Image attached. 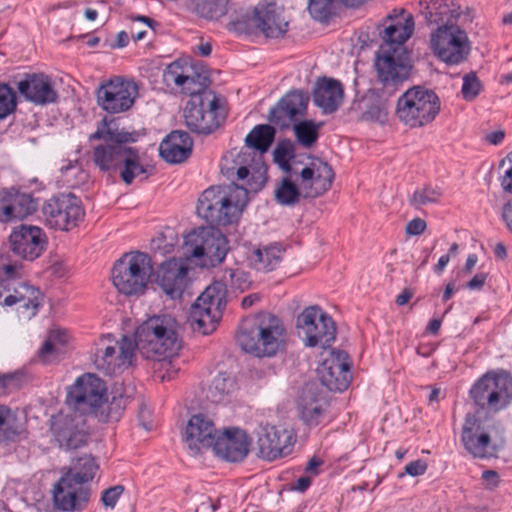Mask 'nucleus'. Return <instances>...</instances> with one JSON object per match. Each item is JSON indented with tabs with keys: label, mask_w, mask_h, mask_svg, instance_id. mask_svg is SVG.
Instances as JSON below:
<instances>
[{
	"label": "nucleus",
	"mask_w": 512,
	"mask_h": 512,
	"mask_svg": "<svg viewBox=\"0 0 512 512\" xmlns=\"http://www.w3.org/2000/svg\"><path fill=\"white\" fill-rule=\"evenodd\" d=\"M237 342L242 350L256 357H272L285 349L286 329L278 317L263 314L255 325L238 334Z\"/></svg>",
	"instance_id": "obj_5"
},
{
	"label": "nucleus",
	"mask_w": 512,
	"mask_h": 512,
	"mask_svg": "<svg viewBox=\"0 0 512 512\" xmlns=\"http://www.w3.org/2000/svg\"><path fill=\"white\" fill-rule=\"evenodd\" d=\"M481 82L475 72H470L463 77L462 97L466 101L475 99L481 91Z\"/></svg>",
	"instance_id": "obj_54"
},
{
	"label": "nucleus",
	"mask_w": 512,
	"mask_h": 512,
	"mask_svg": "<svg viewBox=\"0 0 512 512\" xmlns=\"http://www.w3.org/2000/svg\"><path fill=\"white\" fill-rule=\"evenodd\" d=\"M343 96L344 89L338 80L322 78L317 82L313 93V101L324 113L330 114L339 108Z\"/></svg>",
	"instance_id": "obj_35"
},
{
	"label": "nucleus",
	"mask_w": 512,
	"mask_h": 512,
	"mask_svg": "<svg viewBox=\"0 0 512 512\" xmlns=\"http://www.w3.org/2000/svg\"><path fill=\"white\" fill-rule=\"evenodd\" d=\"M249 446L247 434L235 428L219 432L212 449L217 456L226 461L239 462L247 456Z\"/></svg>",
	"instance_id": "obj_29"
},
{
	"label": "nucleus",
	"mask_w": 512,
	"mask_h": 512,
	"mask_svg": "<svg viewBox=\"0 0 512 512\" xmlns=\"http://www.w3.org/2000/svg\"><path fill=\"white\" fill-rule=\"evenodd\" d=\"M16 105L15 91L8 84L0 83V119L14 112Z\"/></svg>",
	"instance_id": "obj_53"
},
{
	"label": "nucleus",
	"mask_w": 512,
	"mask_h": 512,
	"mask_svg": "<svg viewBox=\"0 0 512 512\" xmlns=\"http://www.w3.org/2000/svg\"><path fill=\"white\" fill-rule=\"evenodd\" d=\"M322 125L323 123H316L313 120L297 121L293 125L297 142L305 148L312 147L318 139L319 129Z\"/></svg>",
	"instance_id": "obj_46"
},
{
	"label": "nucleus",
	"mask_w": 512,
	"mask_h": 512,
	"mask_svg": "<svg viewBox=\"0 0 512 512\" xmlns=\"http://www.w3.org/2000/svg\"><path fill=\"white\" fill-rule=\"evenodd\" d=\"M251 21L267 38H280L288 31L289 23L275 3L259 4Z\"/></svg>",
	"instance_id": "obj_31"
},
{
	"label": "nucleus",
	"mask_w": 512,
	"mask_h": 512,
	"mask_svg": "<svg viewBox=\"0 0 512 512\" xmlns=\"http://www.w3.org/2000/svg\"><path fill=\"white\" fill-rule=\"evenodd\" d=\"M139 134L136 131H127L119 128L115 120L107 121L104 118L97 130L89 137L90 141L103 140L93 148L92 161L102 172L112 175L121 165V158L126 149V144L137 141Z\"/></svg>",
	"instance_id": "obj_4"
},
{
	"label": "nucleus",
	"mask_w": 512,
	"mask_h": 512,
	"mask_svg": "<svg viewBox=\"0 0 512 512\" xmlns=\"http://www.w3.org/2000/svg\"><path fill=\"white\" fill-rule=\"evenodd\" d=\"M50 430L59 447L67 450L82 447L88 437L84 417L74 411L53 416Z\"/></svg>",
	"instance_id": "obj_21"
},
{
	"label": "nucleus",
	"mask_w": 512,
	"mask_h": 512,
	"mask_svg": "<svg viewBox=\"0 0 512 512\" xmlns=\"http://www.w3.org/2000/svg\"><path fill=\"white\" fill-rule=\"evenodd\" d=\"M222 281L225 284H229L232 287L244 289V283H246V273L242 270H228L225 271L222 277Z\"/></svg>",
	"instance_id": "obj_56"
},
{
	"label": "nucleus",
	"mask_w": 512,
	"mask_h": 512,
	"mask_svg": "<svg viewBox=\"0 0 512 512\" xmlns=\"http://www.w3.org/2000/svg\"><path fill=\"white\" fill-rule=\"evenodd\" d=\"M138 96V86L133 80L114 77L97 90V103L106 112L117 114L128 111Z\"/></svg>",
	"instance_id": "obj_19"
},
{
	"label": "nucleus",
	"mask_w": 512,
	"mask_h": 512,
	"mask_svg": "<svg viewBox=\"0 0 512 512\" xmlns=\"http://www.w3.org/2000/svg\"><path fill=\"white\" fill-rule=\"evenodd\" d=\"M20 430L10 409L0 406V442L14 441Z\"/></svg>",
	"instance_id": "obj_50"
},
{
	"label": "nucleus",
	"mask_w": 512,
	"mask_h": 512,
	"mask_svg": "<svg viewBox=\"0 0 512 512\" xmlns=\"http://www.w3.org/2000/svg\"><path fill=\"white\" fill-rule=\"evenodd\" d=\"M124 492V486L115 485L103 491L101 502L104 506L114 508L118 499Z\"/></svg>",
	"instance_id": "obj_57"
},
{
	"label": "nucleus",
	"mask_w": 512,
	"mask_h": 512,
	"mask_svg": "<svg viewBox=\"0 0 512 512\" xmlns=\"http://www.w3.org/2000/svg\"><path fill=\"white\" fill-rule=\"evenodd\" d=\"M105 395V383L93 374H85L69 388L66 403L74 413L83 417L90 414L97 416Z\"/></svg>",
	"instance_id": "obj_15"
},
{
	"label": "nucleus",
	"mask_w": 512,
	"mask_h": 512,
	"mask_svg": "<svg viewBox=\"0 0 512 512\" xmlns=\"http://www.w3.org/2000/svg\"><path fill=\"white\" fill-rule=\"evenodd\" d=\"M60 171L61 173L63 174V176L66 177L65 181L68 185L70 186H74L75 183L72 182L70 179H69V174L70 172H73V171H77L81 176L82 178H85L86 175L85 173L77 166L76 162L73 163V162H68V164L66 165H63L61 168H60Z\"/></svg>",
	"instance_id": "obj_64"
},
{
	"label": "nucleus",
	"mask_w": 512,
	"mask_h": 512,
	"mask_svg": "<svg viewBox=\"0 0 512 512\" xmlns=\"http://www.w3.org/2000/svg\"><path fill=\"white\" fill-rule=\"evenodd\" d=\"M496 428L489 421L474 414H467L462 427L461 442L464 448L478 458L496 456L499 444L494 438Z\"/></svg>",
	"instance_id": "obj_17"
},
{
	"label": "nucleus",
	"mask_w": 512,
	"mask_h": 512,
	"mask_svg": "<svg viewBox=\"0 0 512 512\" xmlns=\"http://www.w3.org/2000/svg\"><path fill=\"white\" fill-rule=\"evenodd\" d=\"M228 0H195V11L201 17L217 19L225 15Z\"/></svg>",
	"instance_id": "obj_49"
},
{
	"label": "nucleus",
	"mask_w": 512,
	"mask_h": 512,
	"mask_svg": "<svg viewBox=\"0 0 512 512\" xmlns=\"http://www.w3.org/2000/svg\"><path fill=\"white\" fill-rule=\"evenodd\" d=\"M332 167L320 159L301 168L298 175L286 172L276 184L274 198L282 206H295L303 198H316L327 192L333 183Z\"/></svg>",
	"instance_id": "obj_2"
},
{
	"label": "nucleus",
	"mask_w": 512,
	"mask_h": 512,
	"mask_svg": "<svg viewBox=\"0 0 512 512\" xmlns=\"http://www.w3.org/2000/svg\"><path fill=\"white\" fill-rule=\"evenodd\" d=\"M42 213L49 227L65 231L76 227L84 217L81 201L72 193L51 197L44 203Z\"/></svg>",
	"instance_id": "obj_18"
},
{
	"label": "nucleus",
	"mask_w": 512,
	"mask_h": 512,
	"mask_svg": "<svg viewBox=\"0 0 512 512\" xmlns=\"http://www.w3.org/2000/svg\"><path fill=\"white\" fill-rule=\"evenodd\" d=\"M401 21V23L397 21L393 24L382 25L383 29L379 32L383 40L381 45H388L394 50L404 47V43L411 37L414 31V19L412 15H409L406 21Z\"/></svg>",
	"instance_id": "obj_38"
},
{
	"label": "nucleus",
	"mask_w": 512,
	"mask_h": 512,
	"mask_svg": "<svg viewBox=\"0 0 512 512\" xmlns=\"http://www.w3.org/2000/svg\"><path fill=\"white\" fill-rule=\"evenodd\" d=\"M17 303L21 304V313L31 318L36 315L39 307L42 303L41 293L38 289L30 286L26 283H22L18 288L14 289L12 294L5 296L3 302H0L3 306H13Z\"/></svg>",
	"instance_id": "obj_36"
},
{
	"label": "nucleus",
	"mask_w": 512,
	"mask_h": 512,
	"mask_svg": "<svg viewBox=\"0 0 512 512\" xmlns=\"http://www.w3.org/2000/svg\"><path fill=\"white\" fill-rule=\"evenodd\" d=\"M127 398L122 395L113 396L111 401L108 402L106 395L104 396V404L99 410L96 417L101 421H118L121 417L123 410L125 409Z\"/></svg>",
	"instance_id": "obj_47"
},
{
	"label": "nucleus",
	"mask_w": 512,
	"mask_h": 512,
	"mask_svg": "<svg viewBox=\"0 0 512 512\" xmlns=\"http://www.w3.org/2000/svg\"><path fill=\"white\" fill-rule=\"evenodd\" d=\"M335 0H309L308 12L319 22L327 21L333 14Z\"/></svg>",
	"instance_id": "obj_52"
},
{
	"label": "nucleus",
	"mask_w": 512,
	"mask_h": 512,
	"mask_svg": "<svg viewBox=\"0 0 512 512\" xmlns=\"http://www.w3.org/2000/svg\"><path fill=\"white\" fill-rule=\"evenodd\" d=\"M193 141L184 131H172L159 146L160 156L168 163L177 164L188 159L192 152Z\"/></svg>",
	"instance_id": "obj_34"
},
{
	"label": "nucleus",
	"mask_w": 512,
	"mask_h": 512,
	"mask_svg": "<svg viewBox=\"0 0 512 512\" xmlns=\"http://www.w3.org/2000/svg\"><path fill=\"white\" fill-rule=\"evenodd\" d=\"M293 444L291 430L275 426L265 427L257 440L258 455L272 461L290 454Z\"/></svg>",
	"instance_id": "obj_27"
},
{
	"label": "nucleus",
	"mask_w": 512,
	"mask_h": 512,
	"mask_svg": "<svg viewBox=\"0 0 512 512\" xmlns=\"http://www.w3.org/2000/svg\"><path fill=\"white\" fill-rule=\"evenodd\" d=\"M9 242L14 254L33 261L46 249L47 237L40 227L23 224L13 230Z\"/></svg>",
	"instance_id": "obj_23"
},
{
	"label": "nucleus",
	"mask_w": 512,
	"mask_h": 512,
	"mask_svg": "<svg viewBox=\"0 0 512 512\" xmlns=\"http://www.w3.org/2000/svg\"><path fill=\"white\" fill-rule=\"evenodd\" d=\"M254 158L251 153H242L233 159L231 166L222 167L227 178L236 175L243 183L207 188L196 207L201 218L211 225H229L238 220L248 203V194L257 193L266 182L263 170H253Z\"/></svg>",
	"instance_id": "obj_1"
},
{
	"label": "nucleus",
	"mask_w": 512,
	"mask_h": 512,
	"mask_svg": "<svg viewBox=\"0 0 512 512\" xmlns=\"http://www.w3.org/2000/svg\"><path fill=\"white\" fill-rule=\"evenodd\" d=\"M296 328L307 347H330L336 338V324L321 307H306L296 319Z\"/></svg>",
	"instance_id": "obj_13"
},
{
	"label": "nucleus",
	"mask_w": 512,
	"mask_h": 512,
	"mask_svg": "<svg viewBox=\"0 0 512 512\" xmlns=\"http://www.w3.org/2000/svg\"><path fill=\"white\" fill-rule=\"evenodd\" d=\"M220 431L214 423L205 415H193L186 427V443L193 454L200 453L203 449L212 448Z\"/></svg>",
	"instance_id": "obj_30"
},
{
	"label": "nucleus",
	"mask_w": 512,
	"mask_h": 512,
	"mask_svg": "<svg viewBox=\"0 0 512 512\" xmlns=\"http://www.w3.org/2000/svg\"><path fill=\"white\" fill-rule=\"evenodd\" d=\"M500 167L505 168L504 174L500 179L501 187L504 191L512 194V152L507 155L506 159L501 161ZM502 219L508 230L512 233V199L503 206Z\"/></svg>",
	"instance_id": "obj_45"
},
{
	"label": "nucleus",
	"mask_w": 512,
	"mask_h": 512,
	"mask_svg": "<svg viewBox=\"0 0 512 512\" xmlns=\"http://www.w3.org/2000/svg\"><path fill=\"white\" fill-rule=\"evenodd\" d=\"M47 338L54 342L56 346H63L69 341L68 332L62 328L50 329Z\"/></svg>",
	"instance_id": "obj_59"
},
{
	"label": "nucleus",
	"mask_w": 512,
	"mask_h": 512,
	"mask_svg": "<svg viewBox=\"0 0 512 512\" xmlns=\"http://www.w3.org/2000/svg\"><path fill=\"white\" fill-rule=\"evenodd\" d=\"M276 130L268 124L256 125L245 138L246 147L243 148L236 156L242 153H251L255 158V169L263 170L266 178V167L262 161V154L267 152L274 141Z\"/></svg>",
	"instance_id": "obj_33"
},
{
	"label": "nucleus",
	"mask_w": 512,
	"mask_h": 512,
	"mask_svg": "<svg viewBox=\"0 0 512 512\" xmlns=\"http://www.w3.org/2000/svg\"><path fill=\"white\" fill-rule=\"evenodd\" d=\"M56 353H57V346L54 344V342L50 341L49 338H46L42 347L38 351V357L40 358V360L42 362L47 363L50 361L51 356Z\"/></svg>",
	"instance_id": "obj_60"
},
{
	"label": "nucleus",
	"mask_w": 512,
	"mask_h": 512,
	"mask_svg": "<svg viewBox=\"0 0 512 512\" xmlns=\"http://www.w3.org/2000/svg\"><path fill=\"white\" fill-rule=\"evenodd\" d=\"M427 469V464L423 460H416L410 462L405 466V471L410 476H419L425 473Z\"/></svg>",
	"instance_id": "obj_62"
},
{
	"label": "nucleus",
	"mask_w": 512,
	"mask_h": 512,
	"mask_svg": "<svg viewBox=\"0 0 512 512\" xmlns=\"http://www.w3.org/2000/svg\"><path fill=\"white\" fill-rule=\"evenodd\" d=\"M440 106V99L433 90L414 86L398 98L396 115L411 128L423 127L436 118Z\"/></svg>",
	"instance_id": "obj_6"
},
{
	"label": "nucleus",
	"mask_w": 512,
	"mask_h": 512,
	"mask_svg": "<svg viewBox=\"0 0 512 512\" xmlns=\"http://www.w3.org/2000/svg\"><path fill=\"white\" fill-rule=\"evenodd\" d=\"M442 191L438 186L425 185L418 188L409 198V203L416 209L422 206L436 203L440 200Z\"/></svg>",
	"instance_id": "obj_48"
},
{
	"label": "nucleus",
	"mask_w": 512,
	"mask_h": 512,
	"mask_svg": "<svg viewBox=\"0 0 512 512\" xmlns=\"http://www.w3.org/2000/svg\"><path fill=\"white\" fill-rule=\"evenodd\" d=\"M153 273L148 254L143 252L125 253L112 268V280L117 290L125 295L144 293Z\"/></svg>",
	"instance_id": "obj_7"
},
{
	"label": "nucleus",
	"mask_w": 512,
	"mask_h": 512,
	"mask_svg": "<svg viewBox=\"0 0 512 512\" xmlns=\"http://www.w3.org/2000/svg\"><path fill=\"white\" fill-rule=\"evenodd\" d=\"M133 342L146 359L175 356L181 349L177 324L168 315L153 316L143 322L137 328Z\"/></svg>",
	"instance_id": "obj_3"
},
{
	"label": "nucleus",
	"mask_w": 512,
	"mask_h": 512,
	"mask_svg": "<svg viewBox=\"0 0 512 512\" xmlns=\"http://www.w3.org/2000/svg\"><path fill=\"white\" fill-rule=\"evenodd\" d=\"M163 82L166 86L180 88L188 95L199 94L209 85L205 71H198L193 65L182 59L170 63L163 71Z\"/></svg>",
	"instance_id": "obj_22"
},
{
	"label": "nucleus",
	"mask_w": 512,
	"mask_h": 512,
	"mask_svg": "<svg viewBox=\"0 0 512 512\" xmlns=\"http://www.w3.org/2000/svg\"><path fill=\"white\" fill-rule=\"evenodd\" d=\"M174 356H159L155 357L153 364V371L155 378L161 382L169 381L175 377L178 373L179 368L175 365L173 358Z\"/></svg>",
	"instance_id": "obj_51"
},
{
	"label": "nucleus",
	"mask_w": 512,
	"mask_h": 512,
	"mask_svg": "<svg viewBox=\"0 0 512 512\" xmlns=\"http://www.w3.org/2000/svg\"><path fill=\"white\" fill-rule=\"evenodd\" d=\"M381 97L385 98V100H379L376 103L370 104L363 112V119L380 123H384L387 120L386 100L388 97L382 94Z\"/></svg>",
	"instance_id": "obj_55"
},
{
	"label": "nucleus",
	"mask_w": 512,
	"mask_h": 512,
	"mask_svg": "<svg viewBox=\"0 0 512 512\" xmlns=\"http://www.w3.org/2000/svg\"><path fill=\"white\" fill-rule=\"evenodd\" d=\"M188 268L181 259L163 262L157 271V280L163 291L172 298L181 296L187 285Z\"/></svg>",
	"instance_id": "obj_32"
},
{
	"label": "nucleus",
	"mask_w": 512,
	"mask_h": 512,
	"mask_svg": "<svg viewBox=\"0 0 512 512\" xmlns=\"http://www.w3.org/2000/svg\"><path fill=\"white\" fill-rule=\"evenodd\" d=\"M426 228V221L417 217L406 224L405 232L409 236H419L425 232Z\"/></svg>",
	"instance_id": "obj_58"
},
{
	"label": "nucleus",
	"mask_w": 512,
	"mask_h": 512,
	"mask_svg": "<svg viewBox=\"0 0 512 512\" xmlns=\"http://www.w3.org/2000/svg\"><path fill=\"white\" fill-rule=\"evenodd\" d=\"M487 276V273L479 272L475 274L473 278L466 283L465 287L469 290H480L483 288L487 280Z\"/></svg>",
	"instance_id": "obj_63"
},
{
	"label": "nucleus",
	"mask_w": 512,
	"mask_h": 512,
	"mask_svg": "<svg viewBox=\"0 0 512 512\" xmlns=\"http://www.w3.org/2000/svg\"><path fill=\"white\" fill-rule=\"evenodd\" d=\"M98 465L90 455H83L72 462L70 467H65L62 473L72 476L77 481H81L85 485H89L90 481L95 477Z\"/></svg>",
	"instance_id": "obj_41"
},
{
	"label": "nucleus",
	"mask_w": 512,
	"mask_h": 512,
	"mask_svg": "<svg viewBox=\"0 0 512 512\" xmlns=\"http://www.w3.org/2000/svg\"><path fill=\"white\" fill-rule=\"evenodd\" d=\"M235 390V379L226 373H220L213 379L206 397L213 403H222L228 400Z\"/></svg>",
	"instance_id": "obj_42"
},
{
	"label": "nucleus",
	"mask_w": 512,
	"mask_h": 512,
	"mask_svg": "<svg viewBox=\"0 0 512 512\" xmlns=\"http://www.w3.org/2000/svg\"><path fill=\"white\" fill-rule=\"evenodd\" d=\"M299 409L302 419L309 425H317L323 415V404L310 389L303 391Z\"/></svg>",
	"instance_id": "obj_43"
},
{
	"label": "nucleus",
	"mask_w": 512,
	"mask_h": 512,
	"mask_svg": "<svg viewBox=\"0 0 512 512\" xmlns=\"http://www.w3.org/2000/svg\"><path fill=\"white\" fill-rule=\"evenodd\" d=\"M434 55L447 65H459L468 59L471 43L467 33L456 25L440 26L431 34Z\"/></svg>",
	"instance_id": "obj_14"
},
{
	"label": "nucleus",
	"mask_w": 512,
	"mask_h": 512,
	"mask_svg": "<svg viewBox=\"0 0 512 512\" xmlns=\"http://www.w3.org/2000/svg\"><path fill=\"white\" fill-rule=\"evenodd\" d=\"M36 210V203L28 193L15 188L0 190V222L21 220Z\"/></svg>",
	"instance_id": "obj_28"
},
{
	"label": "nucleus",
	"mask_w": 512,
	"mask_h": 512,
	"mask_svg": "<svg viewBox=\"0 0 512 512\" xmlns=\"http://www.w3.org/2000/svg\"><path fill=\"white\" fill-rule=\"evenodd\" d=\"M309 97L295 90L284 95L269 111L268 120L279 128H288L306 114Z\"/></svg>",
	"instance_id": "obj_25"
},
{
	"label": "nucleus",
	"mask_w": 512,
	"mask_h": 512,
	"mask_svg": "<svg viewBox=\"0 0 512 512\" xmlns=\"http://www.w3.org/2000/svg\"><path fill=\"white\" fill-rule=\"evenodd\" d=\"M184 109V119L190 131L198 134H210L225 119V113L219 99L211 92L190 95Z\"/></svg>",
	"instance_id": "obj_12"
},
{
	"label": "nucleus",
	"mask_w": 512,
	"mask_h": 512,
	"mask_svg": "<svg viewBox=\"0 0 512 512\" xmlns=\"http://www.w3.org/2000/svg\"><path fill=\"white\" fill-rule=\"evenodd\" d=\"M120 162L121 165L117 172H119L125 184H131L138 175L147 172L146 168L140 163L138 151L132 147H126Z\"/></svg>",
	"instance_id": "obj_40"
},
{
	"label": "nucleus",
	"mask_w": 512,
	"mask_h": 512,
	"mask_svg": "<svg viewBox=\"0 0 512 512\" xmlns=\"http://www.w3.org/2000/svg\"><path fill=\"white\" fill-rule=\"evenodd\" d=\"M470 397L480 409L503 410L512 402V375L506 371L487 372L471 387Z\"/></svg>",
	"instance_id": "obj_9"
},
{
	"label": "nucleus",
	"mask_w": 512,
	"mask_h": 512,
	"mask_svg": "<svg viewBox=\"0 0 512 512\" xmlns=\"http://www.w3.org/2000/svg\"><path fill=\"white\" fill-rule=\"evenodd\" d=\"M409 15L411 14L408 13L404 8L393 9L391 13H389L385 18L383 25L393 24L397 21L401 23V20L406 21V18Z\"/></svg>",
	"instance_id": "obj_61"
},
{
	"label": "nucleus",
	"mask_w": 512,
	"mask_h": 512,
	"mask_svg": "<svg viewBox=\"0 0 512 512\" xmlns=\"http://www.w3.org/2000/svg\"><path fill=\"white\" fill-rule=\"evenodd\" d=\"M54 507L62 512H80L86 508L90 501V485L77 481L72 476L62 473L61 477L54 484L53 490Z\"/></svg>",
	"instance_id": "obj_20"
},
{
	"label": "nucleus",
	"mask_w": 512,
	"mask_h": 512,
	"mask_svg": "<svg viewBox=\"0 0 512 512\" xmlns=\"http://www.w3.org/2000/svg\"><path fill=\"white\" fill-rule=\"evenodd\" d=\"M422 14L428 23L440 27L455 25L461 10L456 0H431L430 5L425 8Z\"/></svg>",
	"instance_id": "obj_37"
},
{
	"label": "nucleus",
	"mask_w": 512,
	"mask_h": 512,
	"mask_svg": "<svg viewBox=\"0 0 512 512\" xmlns=\"http://www.w3.org/2000/svg\"><path fill=\"white\" fill-rule=\"evenodd\" d=\"M184 249L185 254L198 259L202 267H214L225 259L227 239L217 228L200 227L185 236Z\"/></svg>",
	"instance_id": "obj_10"
},
{
	"label": "nucleus",
	"mask_w": 512,
	"mask_h": 512,
	"mask_svg": "<svg viewBox=\"0 0 512 512\" xmlns=\"http://www.w3.org/2000/svg\"><path fill=\"white\" fill-rule=\"evenodd\" d=\"M284 249L281 245L273 244L255 249L250 257L251 265L258 271L269 272L274 270L282 261Z\"/></svg>",
	"instance_id": "obj_39"
},
{
	"label": "nucleus",
	"mask_w": 512,
	"mask_h": 512,
	"mask_svg": "<svg viewBox=\"0 0 512 512\" xmlns=\"http://www.w3.org/2000/svg\"><path fill=\"white\" fill-rule=\"evenodd\" d=\"M321 383L331 391H343L351 382L348 354L331 350L330 357L323 360L318 368Z\"/></svg>",
	"instance_id": "obj_24"
},
{
	"label": "nucleus",
	"mask_w": 512,
	"mask_h": 512,
	"mask_svg": "<svg viewBox=\"0 0 512 512\" xmlns=\"http://www.w3.org/2000/svg\"><path fill=\"white\" fill-rule=\"evenodd\" d=\"M274 161L286 173L298 175V164L295 161V146L290 140H284L278 143L274 150Z\"/></svg>",
	"instance_id": "obj_44"
},
{
	"label": "nucleus",
	"mask_w": 512,
	"mask_h": 512,
	"mask_svg": "<svg viewBox=\"0 0 512 512\" xmlns=\"http://www.w3.org/2000/svg\"><path fill=\"white\" fill-rule=\"evenodd\" d=\"M133 339L122 336L120 340L110 334L102 336L96 343L94 352V365L105 375H116L128 369L135 360Z\"/></svg>",
	"instance_id": "obj_11"
},
{
	"label": "nucleus",
	"mask_w": 512,
	"mask_h": 512,
	"mask_svg": "<svg viewBox=\"0 0 512 512\" xmlns=\"http://www.w3.org/2000/svg\"><path fill=\"white\" fill-rule=\"evenodd\" d=\"M17 89L25 100L39 106L54 104L59 98L55 83L43 73L26 74L17 82Z\"/></svg>",
	"instance_id": "obj_26"
},
{
	"label": "nucleus",
	"mask_w": 512,
	"mask_h": 512,
	"mask_svg": "<svg viewBox=\"0 0 512 512\" xmlns=\"http://www.w3.org/2000/svg\"><path fill=\"white\" fill-rule=\"evenodd\" d=\"M412 66L405 47L398 50L381 45L376 53L375 69L377 79L382 85V95L393 96L409 78Z\"/></svg>",
	"instance_id": "obj_8"
},
{
	"label": "nucleus",
	"mask_w": 512,
	"mask_h": 512,
	"mask_svg": "<svg viewBox=\"0 0 512 512\" xmlns=\"http://www.w3.org/2000/svg\"><path fill=\"white\" fill-rule=\"evenodd\" d=\"M223 298L221 284L208 286L198 296L192 304L187 318L194 331L207 335L216 329V325L222 316Z\"/></svg>",
	"instance_id": "obj_16"
}]
</instances>
